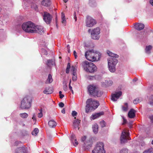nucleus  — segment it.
Returning a JSON list of instances; mask_svg holds the SVG:
<instances>
[{
	"label": "nucleus",
	"mask_w": 153,
	"mask_h": 153,
	"mask_svg": "<svg viewBox=\"0 0 153 153\" xmlns=\"http://www.w3.org/2000/svg\"><path fill=\"white\" fill-rule=\"evenodd\" d=\"M100 124L102 127H105L106 126V123L104 120L100 122Z\"/></svg>",
	"instance_id": "e433bc0d"
},
{
	"label": "nucleus",
	"mask_w": 153,
	"mask_h": 153,
	"mask_svg": "<svg viewBox=\"0 0 153 153\" xmlns=\"http://www.w3.org/2000/svg\"><path fill=\"white\" fill-rule=\"evenodd\" d=\"M123 125L126 123V120L124 117H123Z\"/></svg>",
	"instance_id": "4d7b16f0"
},
{
	"label": "nucleus",
	"mask_w": 153,
	"mask_h": 153,
	"mask_svg": "<svg viewBox=\"0 0 153 153\" xmlns=\"http://www.w3.org/2000/svg\"><path fill=\"white\" fill-rule=\"evenodd\" d=\"M77 114V112L75 111H72V116L73 117L76 116Z\"/></svg>",
	"instance_id": "79ce46f5"
},
{
	"label": "nucleus",
	"mask_w": 153,
	"mask_h": 153,
	"mask_svg": "<svg viewBox=\"0 0 153 153\" xmlns=\"http://www.w3.org/2000/svg\"><path fill=\"white\" fill-rule=\"evenodd\" d=\"M100 29L99 27H97L93 29L91 33V38L94 40H98L100 37Z\"/></svg>",
	"instance_id": "6e6552de"
},
{
	"label": "nucleus",
	"mask_w": 153,
	"mask_h": 153,
	"mask_svg": "<svg viewBox=\"0 0 153 153\" xmlns=\"http://www.w3.org/2000/svg\"><path fill=\"white\" fill-rule=\"evenodd\" d=\"M55 64L54 60L53 59H49L48 60L47 65L49 67Z\"/></svg>",
	"instance_id": "b1692460"
},
{
	"label": "nucleus",
	"mask_w": 153,
	"mask_h": 153,
	"mask_svg": "<svg viewBox=\"0 0 153 153\" xmlns=\"http://www.w3.org/2000/svg\"><path fill=\"white\" fill-rule=\"evenodd\" d=\"M26 150L25 147L18 148L16 150V153H26Z\"/></svg>",
	"instance_id": "6ab92c4d"
},
{
	"label": "nucleus",
	"mask_w": 153,
	"mask_h": 153,
	"mask_svg": "<svg viewBox=\"0 0 153 153\" xmlns=\"http://www.w3.org/2000/svg\"><path fill=\"white\" fill-rule=\"evenodd\" d=\"M68 52L69 53H70V49H68Z\"/></svg>",
	"instance_id": "338daca9"
},
{
	"label": "nucleus",
	"mask_w": 153,
	"mask_h": 153,
	"mask_svg": "<svg viewBox=\"0 0 153 153\" xmlns=\"http://www.w3.org/2000/svg\"><path fill=\"white\" fill-rule=\"evenodd\" d=\"M74 56L75 58L76 59L77 57V53L75 51H74Z\"/></svg>",
	"instance_id": "49530a36"
},
{
	"label": "nucleus",
	"mask_w": 153,
	"mask_h": 153,
	"mask_svg": "<svg viewBox=\"0 0 153 153\" xmlns=\"http://www.w3.org/2000/svg\"><path fill=\"white\" fill-rule=\"evenodd\" d=\"M99 105V103L98 101H94L93 106H92V105L91 106L95 107V108H97Z\"/></svg>",
	"instance_id": "7c9ffc66"
},
{
	"label": "nucleus",
	"mask_w": 153,
	"mask_h": 153,
	"mask_svg": "<svg viewBox=\"0 0 153 153\" xmlns=\"http://www.w3.org/2000/svg\"><path fill=\"white\" fill-rule=\"evenodd\" d=\"M31 99L30 97L27 96L24 97L21 101L20 108L22 109H27L31 106Z\"/></svg>",
	"instance_id": "423d86ee"
},
{
	"label": "nucleus",
	"mask_w": 153,
	"mask_h": 153,
	"mask_svg": "<svg viewBox=\"0 0 153 153\" xmlns=\"http://www.w3.org/2000/svg\"><path fill=\"white\" fill-rule=\"evenodd\" d=\"M142 99L141 98H137L135 99L133 101V103L134 104H137L141 101Z\"/></svg>",
	"instance_id": "c756f323"
},
{
	"label": "nucleus",
	"mask_w": 153,
	"mask_h": 153,
	"mask_svg": "<svg viewBox=\"0 0 153 153\" xmlns=\"http://www.w3.org/2000/svg\"><path fill=\"white\" fill-rule=\"evenodd\" d=\"M152 149H149L145 150L143 153H152Z\"/></svg>",
	"instance_id": "4c0bfd02"
},
{
	"label": "nucleus",
	"mask_w": 153,
	"mask_h": 153,
	"mask_svg": "<svg viewBox=\"0 0 153 153\" xmlns=\"http://www.w3.org/2000/svg\"><path fill=\"white\" fill-rule=\"evenodd\" d=\"M93 101L91 98L88 99L86 102V105H88L90 106L91 105H93Z\"/></svg>",
	"instance_id": "cd10ccee"
},
{
	"label": "nucleus",
	"mask_w": 153,
	"mask_h": 153,
	"mask_svg": "<svg viewBox=\"0 0 153 153\" xmlns=\"http://www.w3.org/2000/svg\"><path fill=\"white\" fill-rule=\"evenodd\" d=\"M50 0H42L41 2V4L43 6L48 7L50 5Z\"/></svg>",
	"instance_id": "4be33fe9"
},
{
	"label": "nucleus",
	"mask_w": 153,
	"mask_h": 153,
	"mask_svg": "<svg viewBox=\"0 0 153 153\" xmlns=\"http://www.w3.org/2000/svg\"><path fill=\"white\" fill-rule=\"evenodd\" d=\"M64 106V104L62 102H61L59 104V106L61 108L63 107Z\"/></svg>",
	"instance_id": "a18cd8bd"
},
{
	"label": "nucleus",
	"mask_w": 153,
	"mask_h": 153,
	"mask_svg": "<svg viewBox=\"0 0 153 153\" xmlns=\"http://www.w3.org/2000/svg\"><path fill=\"white\" fill-rule=\"evenodd\" d=\"M74 19L75 20V21H76L77 20V17L76 15V13L75 12H74Z\"/></svg>",
	"instance_id": "6e6d98bb"
},
{
	"label": "nucleus",
	"mask_w": 153,
	"mask_h": 153,
	"mask_svg": "<svg viewBox=\"0 0 153 153\" xmlns=\"http://www.w3.org/2000/svg\"><path fill=\"white\" fill-rule=\"evenodd\" d=\"M82 65L84 69L87 72L93 73L97 70L96 66L92 62L85 61L83 63Z\"/></svg>",
	"instance_id": "20e7f679"
},
{
	"label": "nucleus",
	"mask_w": 153,
	"mask_h": 153,
	"mask_svg": "<svg viewBox=\"0 0 153 153\" xmlns=\"http://www.w3.org/2000/svg\"><path fill=\"white\" fill-rule=\"evenodd\" d=\"M86 136H84L82 137L81 139V140L82 142H84L86 139Z\"/></svg>",
	"instance_id": "de8ad7c7"
},
{
	"label": "nucleus",
	"mask_w": 153,
	"mask_h": 153,
	"mask_svg": "<svg viewBox=\"0 0 153 153\" xmlns=\"http://www.w3.org/2000/svg\"><path fill=\"white\" fill-rule=\"evenodd\" d=\"M71 91L72 93L73 94H74V91H73V90H71Z\"/></svg>",
	"instance_id": "69168bd1"
},
{
	"label": "nucleus",
	"mask_w": 153,
	"mask_h": 153,
	"mask_svg": "<svg viewBox=\"0 0 153 153\" xmlns=\"http://www.w3.org/2000/svg\"><path fill=\"white\" fill-rule=\"evenodd\" d=\"M93 131L95 134H97L98 132V125L95 123L93 126Z\"/></svg>",
	"instance_id": "5701e85b"
},
{
	"label": "nucleus",
	"mask_w": 153,
	"mask_h": 153,
	"mask_svg": "<svg viewBox=\"0 0 153 153\" xmlns=\"http://www.w3.org/2000/svg\"><path fill=\"white\" fill-rule=\"evenodd\" d=\"M104 114V112L103 111L97 113H95L92 115L91 117V118L92 120H94L99 117L100 116L103 115Z\"/></svg>",
	"instance_id": "ddd939ff"
},
{
	"label": "nucleus",
	"mask_w": 153,
	"mask_h": 153,
	"mask_svg": "<svg viewBox=\"0 0 153 153\" xmlns=\"http://www.w3.org/2000/svg\"><path fill=\"white\" fill-rule=\"evenodd\" d=\"M135 29L138 30H140L143 29L144 27V25L142 23H137L134 25Z\"/></svg>",
	"instance_id": "dca6fc26"
},
{
	"label": "nucleus",
	"mask_w": 153,
	"mask_h": 153,
	"mask_svg": "<svg viewBox=\"0 0 153 153\" xmlns=\"http://www.w3.org/2000/svg\"><path fill=\"white\" fill-rule=\"evenodd\" d=\"M22 28L25 32L28 33H37L42 34L44 32L43 28L42 26H36L30 22H26L23 24Z\"/></svg>",
	"instance_id": "f257e3e1"
},
{
	"label": "nucleus",
	"mask_w": 153,
	"mask_h": 153,
	"mask_svg": "<svg viewBox=\"0 0 153 153\" xmlns=\"http://www.w3.org/2000/svg\"><path fill=\"white\" fill-rule=\"evenodd\" d=\"M74 119L75 120H74L73 122V126L75 128H76L79 126L80 123V120L78 119H76V117H75Z\"/></svg>",
	"instance_id": "a211bd4d"
},
{
	"label": "nucleus",
	"mask_w": 153,
	"mask_h": 153,
	"mask_svg": "<svg viewBox=\"0 0 153 153\" xmlns=\"http://www.w3.org/2000/svg\"><path fill=\"white\" fill-rule=\"evenodd\" d=\"M71 80L70 81V82H69V88L70 90L71 91V90H72V87L71 85Z\"/></svg>",
	"instance_id": "09e8293b"
},
{
	"label": "nucleus",
	"mask_w": 153,
	"mask_h": 153,
	"mask_svg": "<svg viewBox=\"0 0 153 153\" xmlns=\"http://www.w3.org/2000/svg\"><path fill=\"white\" fill-rule=\"evenodd\" d=\"M65 18V15L63 13H61V18Z\"/></svg>",
	"instance_id": "5fc2aeb1"
},
{
	"label": "nucleus",
	"mask_w": 153,
	"mask_h": 153,
	"mask_svg": "<svg viewBox=\"0 0 153 153\" xmlns=\"http://www.w3.org/2000/svg\"><path fill=\"white\" fill-rule=\"evenodd\" d=\"M88 89L90 94L95 97H100L102 94V92L93 85L89 86Z\"/></svg>",
	"instance_id": "39448f33"
},
{
	"label": "nucleus",
	"mask_w": 153,
	"mask_h": 153,
	"mask_svg": "<svg viewBox=\"0 0 153 153\" xmlns=\"http://www.w3.org/2000/svg\"><path fill=\"white\" fill-rule=\"evenodd\" d=\"M71 70L73 71L72 80L73 81H76L77 79L76 74V68L72 66L71 67Z\"/></svg>",
	"instance_id": "4468645a"
},
{
	"label": "nucleus",
	"mask_w": 153,
	"mask_h": 153,
	"mask_svg": "<svg viewBox=\"0 0 153 153\" xmlns=\"http://www.w3.org/2000/svg\"><path fill=\"white\" fill-rule=\"evenodd\" d=\"M67 48L68 49H70L69 45H67Z\"/></svg>",
	"instance_id": "680f3d73"
},
{
	"label": "nucleus",
	"mask_w": 153,
	"mask_h": 153,
	"mask_svg": "<svg viewBox=\"0 0 153 153\" xmlns=\"http://www.w3.org/2000/svg\"><path fill=\"white\" fill-rule=\"evenodd\" d=\"M63 1L65 3H66L67 1H68V0H63Z\"/></svg>",
	"instance_id": "e2e57ef3"
},
{
	"label": "nucleus",
	"mask_w": 153,
	"mask_h": 153,
	"mask_svg": "<svg viewBox=\"0 0 153 153\" xmlns=\"http://www.w3.org/2000/svg\"><path fill=\"white\" fill-rule=\"evenodd\" d=\"M53 92L51 88L50 87H48L45 89L43 91V93L45 94H51Z\"/></svg>",
	"instance_id": "412c9836"
},
{
	"label": "nucleus",
	"mask_w": 153,
	"mask_h": 153,
	"mask_svg": "<svg viewBox=\"0 0 153 153\" xmlns=\"http://www.w3.org/2000/svg\"><path fill=\"white\" fill-rule=\"evenodd\" d=\"M32 119H33V120H36V115L35 114H33V117H32Z\"/></svg>",
	"instance_id": "8fccbe9b"
},
{
	"label": "nucleus",
	"mask_w": 153,
	"mask_h": 153,
	"mask_svg": "<svg viewBox=\"0 0 153 153\" xmlns=\"http://www.w3.org/2000/svg\"><path fill=\"white\" fill-rule=\"evenodd\" d=\"M149 103L151 105H153V96H152L150 99Z\"/></svg>",
	"instance_id": "ea45409f"
},
{
	"label": "nucleus",
	"mask_w": 153,
	"mask_h": 153,
	"mask_svg": "<svg viewBox=\"0 0 153 153\" xmlns=\"http://www.w3.org/2000/svg\"><path fill=\"white\" fill-rule=\"evenodd\" d=\"M120 153H128V150L126 148H123L120 151Z\"/></svg>",
	"instance_id": "2f4dec72"
},
{
	"label": "nucleus",
	"mask_w": 153,
	"mask_h": 153,
	"mask_svg": "<svg viewBox=\"0 0 153 153\" xmlns=\"http://www.w3.org/2000/svg\"><path fill=\"white\" fill-rule=\"evenodd\" d=\"M85 56L88 60L95 62L98 61L100 59L101 54L97 51L91 50L86 51L85 53Z\"/></svg>",
	"instance_id": "7ed1b4c3"
},
{
	"label": "nucleus",
	"mask_w": 153,
	"mask_h": 153,
	"mask_svg": "<svg viewBox=\"0 0 153 153\" xmlns=\"http://www.w3.org/2000/svg\"><path fill=\"white\" fill-rule=\"evenodd\" d=\"M59 96L60 98L62 99L64 97V95L62 94L59 95Z\"/></svg>",
	"instance_id": "13d9d810"
},
{
	"label": "nucleus",
	"mask_w": 153,
	"mask_h": 153,
	"mask_svg": "<svg viewBox=\"0 0 153 153\" xmlns=\"http://www.w3.org/2000/svg\"><path fill=\"white\" fill-rule=\"evenodd\" d=\"M43 17V20L47 24H49L51 22L52 16L50 13L47 12H44Z\"/></svg>",
	"instance_id": "9b49d317"
},
{
	"label": "nucleus",
	"mask_w": 153,
	"mask_h": 153,
	"mask_svg": "<svg viewBox=\"0 0 153 153\" xmlns=\"http://www.w3.org/2000/svg\"><path fill=\"white\" fill-rule=\"evenodd\" d=\"M133 81H136L137 80H135V79H133Z\"/></svg>",
	"instance_id": "774afa93"
},
{
	"label": "nucleus",
	"mask_w": 153,
	"mask_h": 153,
	"mask_svg": "<svg viewBox=\"0 0 153 153\" xmlns=\"http://www.w3.org/2000/svg\"><path fill=\"white\" fill-rule=\"evenodd\" d=\"M48 125L50 128H53L56 126V123L53 120H52L48 122Z\"/></svg>",
	"instance_id": "aec40b11"
},
{
	"label": "nucleus",
	"mask_w": 153,
	"mask_h": 153,
	"mask_svg": "<svg viewBox=\"0 0 153 153\" xmlns=\"http://www.w3.org/2000/svg\"><path fill=\"white\" fill-rule=\"evenodd\" d=\"M40 111V113H39L38 114V117L39 118H41L42 117V109L41 108V109L39 110Z\"/></svg>",
	"instance_id": "58836bf2"
},
{
	"label": "nucleus",
	"mask_w": 153,
	"mask_h": 153,
	"mask_svg": "<svg viewBox=\"0 0 153 153\" xmlns=\"http://www.w3.org/2000/svg\"><path fill=\"white\" fill-rule=\"evenodd\" d=\"M136 111L133 109H131L128 113V117L130 118H133L135 117Z\"/></svg>",
	"instance_id": "2eb2a0df"
},
{
	"label": "nucleus",
	"mask_w": 153,
	"mask_h": 153,
	"mask_svg": "<svg viewBox=\"0 0 153 153\" xmlns=\"http://www.w3.org/2000/svg\"><path fill=\"white\" fill-rule=\"evenodd\" d=\"M70 68V64L69 63H68L66 69V73L68 74L69 72V69Z\"/></svg>",
	"instance_id": "f704fd0d"
},
{
	"label": "nucleus",
	"mask_w": 153,
	"mask_h": 153,
	"mask_svg": "<svg viewBox=\"0 0 153 153\" xmlns=\"http://www.w3.org/2000/svg\"><path fill=\"white\" fill-rule=\"evenodd\" d=\"M61 112L62 113H63V114H65V109L64 108H63L61 111Z\"/></svg>",
	"instance_id": "052dcab7"
},
{
	"label": "nucleus",
	"mask_w": 153,
	"mask_h": 153,
	"mask_svg": "<svg viewBox=\"0 0 153 153\" xmlns=\"http://www.w3.org/2000/svg\"><path fill=\"white\" fill-rule=\"evenodd\" d=\"M122 95V92L120 91L116 92L112 95L111 100L113 101H116Z\"/></svg>",
	"instance_id": "f8f14e48"
},
{
	"label": "nucleus",
	"mask_w": 153,
	"mask_h": 153,
	"mask_svg": "<svg viewBox=\"0 0 153 153\" xmlns=\"http://www.w3.org/2000/svg\"><path fill=\"white\" fill-rule=\"evenodd\" d=\"M150 3L152 6H153V0H150Z\"/></svg>",
	"instance_id": "bf43d9fd"
},
{
	"label": "nucleus",
	"mask_w": 153,
	"mask_h": 153,
	"mask_svg": "<svg viewBox=\"0 0 153 153\" xmlns=\"http://www.w3.org/2000/svg\"><path fill=\"white\" fill-rule=\"evenodd\" d=\"M71 139L74 146H76L78 144V143L76 138L75 135L74 134H72L71 135Z\"/></svg>",
	"instance_id": "f3484780"
},
{
	"label": "nucleus",
	"mask_w": 153,
	"mask_h": 153,
	"mask_svg": "<svg viewBox=\"0 0 153 153\" xmlns=\"http://www.w3.org/2000/svg\"><path fill=\"white\" fill-rule=\"evenodd\" d=\"M19 143H20L19 141H16L14 143V145L15 146H17L18 145V144H19Z\"/></svg>",
	"instance_id": "603ef678"
},
{
	"label": "nucleus",
	"mask_w": 153,
	"mask_h": 153,
	"mask_svg": "<svg viewBox=\"0 0 153 153\" xmlns=\"http://www.w3.org/2000/svg\"><path fill=\"white\" fill-rule=\"evenodd\" d=\"M108 55L111 57L108 58V66L109 70L112 72H114L115 71V65L118 62L116 58H118L119 56L109 51H107Z\"/></svg>",
	"instance_id": "f03ea898"
},
{
	"label": "nucleus",
	"mask_w": 153,
	"mask_h": 153,
	"mask_svg": "<svg viewBox=\"0 0 153 153\" xmlns=\"http://www.w3.org/2000/svg\"><path fill=\"white\" fill-rule=\"evenodd\" d=\"M92 153H105V151L104 149V145L102 142H99L97 143L94 150L92 151Z\"/></svg>",
	"instance_id": "0eeeda50"
},
{
	"label": "nucleus",
	"mask_w": 153,
	"mask_h": 153,
	"mask_svg": "<svg viewBox=\"0 0 153 153\" xmlns=\"http://www.w3.org/2000/svg\"><path fill=\"white\" fill-rule=\"evenodd\" d=\"M53 79L52 78V76L51 74L49 75L48 79H47L46 83H50L52 82Z\"/></svg>",
	"instance_id": "a878e982"
},
{
	"label": "nucleus",
	"mask_w": 153,
	"mask_h": 153,
	"mask_svg": "<svg viewBox=\"0 0 153 153\" xmlns=\"http://www.w3.org/2000/svg\"><path fill=\"white\" fill-rule=\"evenodd\" d=\"M39 132V130L37 128H35L34 130L32 132V135H36Z\"/></svg>",
	"instance_id": "473e14b6"
},
{
	"label": "nucleus",
	"mask_w": 153,
	"mask_h": 153,
	"mask_svg": "<svg viewBox=\"0 0 153 153\" xmlns=\"http://www.w3.org/2000/svg\"><path fill=\"white\" fill-rule=\"evenodd\" d=\"M85 22L86 26L88 27H92L97 23L96 20L89 16H87Z\"/></svg>",
	"instance_id": "1a4fd4ad"
},
{
	"label": "nucleus",
	"mask_w": 153,
	"mask_h": 153,
	"mask_svg": "<svg viewBox=\"0 0 153 153\" xmlns=\"http://www.w3.org/2000/svg\"><path fill=\"white\" fill-rule=\"evenodd\" d=\"M88 4L91 7H94L96 5V3L95 0H89Z\"/></svg>",
	"instance_id": "bb28decb"
},
{
	"label": "nucleus",
	"mask_w": 153,
	"mask_h": 153,
	"mask_svg": "<svg viewBox=\"0 0 153 153\" xmlns=\"http://www.w3.org/2000/svg\"><path fill=\"white\" fill-rule=\"evenodd\" d=\"M113 84V82L111 80H109L108 82V85L110 86L112 85Z\"/></svg>",
	"instance_id": "c03bdc74"
},
{
	"label": "nucleus",
	"mask_w": 153,
	"mask_h": 153,
	"mask_svg": "<svg viewBox=\"0 0 153 153\" xmlns=\"http://www.w3.org/2000/svg\"><path fill=\"white\" fill-rule=\"evenodd\" d=\"M130 138L129 137L128 133L125 131L122 132L120 138V141L121 143H124L127 142V140H130Z\"/></svg>",
	"instance_id": "9d476101"
},
{
	"label": "nucleus",
	"mask_w": 153,
	"mask_h": 153,
	"mask_svg": "<svg viewBox=\"0 0 153 153\" xmlns=\"http://www.w3.org/2000/svg\"><path fill=\"white\" fill-rule=\"evenodd\" d=\"M63 89L64 90L66 91L67 90V86L66 85H65L63 86Z\"/></svg>",
	"instance_id": "3c124183"
},
{
	"label": "nucleus",
	"mask_w": 153,
	"mask_h": 153,
	"mask_svg": "<svg viewBox=\"0 0 153 153\" xmlns=\"http://www.w3.org/2000/svg\"><path fill=\"white\" fill-rule=\"evenodd\" d=\"M152 46L151 45H149L148 46H146L145 49L146 52L148 53L149 54L150 53V51L152 49Z\"/></svg>",
	"instance_id": "393cba45"
},
{
	"label": "nucleus",
	"mask_w": 153,
	"mask_h": 153,
	"mask_svg": "<svg viewBox=\"0 0 153 153\" xmlns=\"http://www.w3.org/2000/svg\"><path fill=\"white\" fill-rule=\"evenodd\" d=\"M89 146H90L89 145H88V146H86V147H85V146H83V148H84V149L85 150L87 149H88L89 148Z\"/></svg>",
	"instance_id": "864d4df0"
},
{
	"label": "nucleus",
	"mask_w": 153,
	"mask_h": 153,
	"mask_svg": "<svg viewBox=\"0 0 153 153\" xmlns=\"http://www.w3.org/2000/svg\"><path fill=\"white\" fill-rule=\"evenodd\" d=\"M62 22L65 25H66V21L65 18H62Z\"/></svg>",
	"instance_id": "37998d69"
},
{
	"label": "nucleus",
	"mask_w": 153,
	"mask_h": 153,
	"mask_svg": "<svg viewBox=\"0 0 153 153\" xmlns=\"http://www.w3.org/2000/svg\"><path fill=\"white\" fill-rule=\"evenodd\" d=\"M128 105L127 103H125L124 106H122V109L123 111H126L128 110Z\"/></svg>",
	"instance_id": "72a5a7b5"
},
{
	"label": "nucleus",
	"mask_w": 153,
	"mask_h": 153,
	"mask_svg": "<svg viewBox=\"0 0 153 153\" xmlns=\"http://www.w3.org/2000/svg\"><path fill=\"white\" fill-rule=\"evenodd\" d=\"M20 117L24 119L26 118L28 116V114L26 113H20L19 114Z\"/></svg>",
	"instance_id": "c85d7f7f"
},
{
	"label": "nucleus",
	"mask_w": 153,
	"mask_h": 153,
	"mask_svg": "<svg viewBox=\"0 0 153 153\" xmlns=\"http://www.w3.org/2000/svg\"><path fill=\"white\" fill-rule=\"evenodd\" d=\"M90 106L88 105H86V106L85 112L86 113H88V112L89 110L90 109Z\"/></svg>",
	"instance_id": "a19ab883"
},
{
	"label": "nucleus",
	"mask_w": 153,
	"mask_h": 153,
	"mask_svg": "<svg viewBox=\"0 0 153 153\" xmlns=\"http://www.w3.org/2000/svg\"><path fill=\"white\" fill-rule=\"evenodd\" d=\"M41 52L42 53V54L44 55H47L48 54V52L45 49L43 48H42L41 49Z\"/></svg>",
	"instance_id": "c9c22d12"
},
{
	"label": "nucleus",
	"mask_w": 153,
	"mask_h": 153,
	"mask_svg": "<svg viewBox=\"0 0 153 153\" xmlns=\"http://www.w3.org/2000/svg\"><path fill=\"white\" fill-rule=\"evenodd\" d=\"M62 92L61 91H59V95L62 94Z\"/></svg>",
	"instance_id": "0e129e2a"
}]
</instances>
